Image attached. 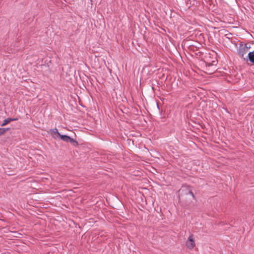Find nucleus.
<instances>
[{
	"label": "nucleus",
	"instance_id": "9b49d317",
	"mask_svg": "<svg viewBox=\"0 0 254 254\" xmlns=\"http://www.w3.org/2000/svg\"><path fill=\"white\" fill-rule=\"evenodd\" d=\"M10 119L11 120V121H15L18 120L17 118H10Z\"/></svg>",
	"mask_w": 254,
	"mask_h": 254
},
{
	"label": "nucleus",
	"instance_id": "f257e3e1",
	"mask_svg": "<svg viewBox=\"0 0 254 254\" xmlns=\"http://www.w3.org/2000/svg\"><path fill=\"white\" fill-rule=\"evenodd\" d=\"M179 197H183L185 195L190 196L192 198L195 199V196L188 187L183 186L178 191Z\"/></svg>",
	"mask_w": 254,
	"mask_h": 254
},
{
	"label": "nucleus",
	"instance_id": "1a4fd4ad",
	"mask_svg": "<svg viewBox=\"0 0 254 254\" xmlns=\"http://www.w3.org/2000/svg\"><path fill=\"white\" fill-rule=\"evenodd\" d=\"M4 134V130H3V128H0V135Z\"/></svg>",
	"mask_w": 254,
	"mask_h": 254
},
{
	"label": "nucleus",
	"instance_id": "f8f14e48",
	"mask_svg": "<svg viewBox=\"0 0 254 254\" xmlns=\"http://www.w3.org/2000/svg\"><path fill=\"white\" fill-rule=\"evenodd\" d=\"M207 65H208V66H210V65H211V64H207Z\"/></svg>",
	"mask_w": 254,
	"mask_h": 254
},
{
	"label": "nucleus",
	"instance_id": "f03ea898",
	"mask_svg": "<svg viewBox=\"0 0 254 254\" xmlns=\"http://www.w3.org/2000/svg\"><path fill=\"white\" fill-rule=\"evenodd\" d=\"M248 52V45L241 43L238 49V54L241 57L244 58V55Z\"/></svg>",
	"mask_w": 254,
	"mask_h": 254
},
{
	"label": "nucleus",
	"instance_id": "ddd939ff",
	"mask_svg": "<svg viewBox=\"0 0 254 254\" xmlns=\"http://www.w3.org/2000/svg\"><path fill=\"white\" fill-rule=\"evenodd\" d=\"M250 48H251V47H250V46H249V47L248 46V50L249 49H250Z\"/></svg>",
	"mask_w": 254,
	"mask_h": 254
},
{
	"label": "nucleus",
	"instance_id": "7ed1b4c3",
	"mask_svg": "<svg viewBox=\"0 0 254 254\" xmlns=\"http://www.w3.org/2000/svg\"><path fill=\"white\" fill-rule=\"evenodd\" d=\"M186 245L188 248L192 249L195 246L194 240L192 238V236H190L186 241Z\"/></svg>",
	"mask_w": 254,
	"mask_h": 254
},
{
	"label": "nucleus",
	"instance_id": "39448f33",
	"mask_svg": "<svg viewBox=\"0 0 254 254\" xmlns=\"http://www.w3.org/2000/svg\"><path fill=\"white\" fill-rule=\"evenodd\" d=\"M59 136H60L61 138L64 141L66 142H68L70 137L69 136L66 135H62L61 134H59Z\"/></svg>",
	"mask_w": 254,
	"mask_h": 254
},
{
	"label": "nucleus",
	"instance_id": "20e7f679",
	"mask_svg": "<svg viewBox=\"0 0 254 254\" xmlns=\"http://www.w3.org/2000/svg\"><path fill=\"white\" fill-rule=\"evenodd\" d=\"M244 60H246V58H244ZM247 60H249L250 62L254 64V52H251L248 54V59H246Z\"/></svg>",
	"mask_w": 254,
	"mask_h": 254
},
{
	"label": "nucleus",
	"instance_id": "9d476101",
	"mask_svg": "<svg viewBox=\"0 0 254 254\" xmlns=\"http://www.w3.org/2000/svg\"><path fill=\"white\" fill-rule=\"evenodd\" d=\"M9 128H3V130H4V132L5 133L6 131L8 130Z\"/></svg>",
	"mask_w": 254,
	"mask_h": 254
},
{
	"label": "nucleus",
	"instance_id": "0eeeda50",
	"mask_svg": "<svg viewBox=\"0 0 254 254\" xmlns=\"http://www.w3.org/2000/svg\"><path fill=\"white\" fill-rule=\"evenodd\" d=\"M10 122H11L10 118H8L3 121V123L1 124V126H4L9 123Z\"/></svg>",
	"mask_w": 254,
	"mask_h": 254
},
{
	"label": "nucleus",
	"instance_id": "423d86ee",
	"mask_svg": "<svg viewBox=\"0 0 254 254\" xmlns=\"http://www.w3.org/2000/svg\"><path fill=\"white\" fill-rule=\"evenodd\" d=\"M68 142H70L74 146H76L78 145L77 141L71 137H70Z\"/></svg>",
	"mask_w": 254,
	"mask_h": 254
},
{
	"label": "nucleus",
	"instance_id": "6e6552de",
	"mask_svg": "<svg viewBox=\"0 0 254 254\" xmlns=\"http://www.w3.org/2000/svg\"><path fill=\"white\" fill-rule=\"evenodd\" d=\"M52 132L53 133H58L59 135V134H60V133L59 132L58 129H57V128H54V129H52Z\"/></svg>",
	"mask_w": 254,
	"mask_h": 254
}]
</instances>
